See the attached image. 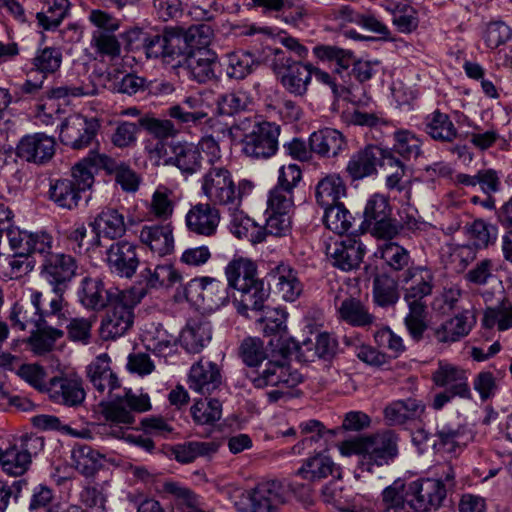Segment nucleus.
<instances>
[{
    "mask_svg": "<svg viewBox=\"0 0 512 512\" xmlns=\"http://www.w3.org/2000/svg\"><path fill=\"white\" fill-rule=\"evenodd\" d=\"M140 276L151 289L170 288L182 280L181 274L170 264L157 265L154 269L147 267Z\"/></svg>",
    "mask_w": 512,
    "mask_h": 512,
    "instance_id": "47",
    "label": "nucleus"
},
{
    "mask_svg": "<svg viewBox=\"0 0 512 512\" xmlns=\"http://www.w3.org/2000/svg\"><path fill=\"white\" fill-rule=\"evenodd\" d=\"M77 268L73 256L54 253L42 259L40 275L51 286L52 292H66L76 276Z\"/></svg>",
    "mask_w": 512,
    "mask_h": 512,
    "instance_id": "10",
    "label": "nucleus"
},
{
    "mask_svg": "<svg viewBox=\"0 0 512 512\" xmlns=\"http://www.w3.org/2000/svg\"><path fill=\"white\" fill-rule=\"evenodd\" d=\"M398 440L392 430L363 436V455L357 469L373 474L377 468L389 465L398 455Z\"/></svg>",
    "mask_w": 512,
    "mask_h": 512,
    "instance_id": "6",
    "label": "nucleus"
},
{
    "mask_svg": "<svg viewBox=\"0 0 512 512\" xmlns=\"http://www.w3.org/2000/svg\"><path fill=\"white\" fill-rule=\"evenodd\" d=\"M346 194L347 188L344 180L335 173L321 178L315 187V199L322 208L341 203V198Z\"/></svg>",
    "mask_w": 512,
    "mask_h": 512,
    "instance_id": "39",
    "label": "nucleus"
},
{
    "mask_svg": "<svg viewBox=\"0 0 512 512\" xmlns=\"http://www.w3.org/2000/svg\"><path fill=\"white\" fill-rule=\"evenodd\" d=\"M292 345L290 342L285 347H281V360H269L265 364V368L258 375H250L252 383L256 388H264L266 386H275L279 388H293L302 382V375L297 370H292L287 356L292 353Z\"/></svg>",
    "mask_w": 512,
    "mask_h": 512,
    "instance_id": "8",
    "label": "nucleus"
},
{
    "mask_svg": "<svg viewBox=\"0 0 512 512\" xmlns=\"http://www.w3.org/2000/svg\"><path fill=\"white\" fill-rule=\"evenodd\" d=\"M225 274L228 281V286L239 290L247 287L254 281H260L257 277L256 264L247 258H238L232 260L225 268Z\"/></svg>",
    "mask_w": 512,
    "mask_h": 512,
    "instance_id": "42",
    "label": "nucleus"
},
{
    "mask_svg": "<svg viewBox=\"0 0 512 512\" xmlns=\"http://www.w3.org/2000/svg\"><path fill=\"white\" fill-rule=\"evenodd\" d=\"M171 154L164 160L165 165L176 166L182 174L193 175L202 168V155L199 147L192 142L172 141L169 144Z\"/></svg>",
    "mask_w": 512,
    "mask_h": 512,
    "instance_id": "25",
    "label": "nucleus"
},
{
    "mask_svg": "<svg viewBox=\"0 0 512 512\" xmlns=\"http://www.w3.org/2000/svg\"><path fill=\"white\" fill-rule=\"evenodd\" d=\"M378 509L379 512H420L401 479L382 491Z\"/></svg>",
    "mask_w": 512,
    "mask_h": 512,
    "instance_id": "28",
    "label": "nucleus"
},
{
    "mask_svg": "<svg viewBox=\"0 0 512 512\" xmlns=\"http://www.w3.org/2000/svg\"><path fill=\"white\" fill-rule=\"evenodd\" d=\"M47 12H38L36 19L38 24L45 30H54L62 23L68 15L70 8L69 0H46Z\"/></svg>",
    "mask_w": 512,
    "mask_h": 512,
    "instance_id": "59",
    "label": "nucleus"
},
{
    "mask_svg": "<svg viewBox=\"0 0 512 512\" xmlns=\"http://www.w3.org/2000/svg\"><path fill=\"white\" fill-rule=\"evenodd\" d=\"M483 324L487 328L497 325L500 331L511 328L512 304L508 300H503L496 307L488 308L484 314Z\"/></svg>",
    "mask_w": 512,
    "mask_h": 512,
    "instance_id": "64",
    "label": "nucleus"
},
{
    "mask_svg": "<svg viewBox=\"0 0 512 512\" xmlns=\"http://www.w3.org/2000/svg\"><path fill=\"white\" fill-rule=\"evenodd\" d=\"M93 227L98 233L114 240L122 237L126 232L124 215L116 208H104L94 219Z\"/></svg>",
    "mask_w": 512,
    "mask_h": 512,
    "instance_id": "43",
    "label": "nucleus"
},
{
    "mask_svg": "<svg viewBox=\"0 0 512 512\" xmlns=\"http://www.w3.org/2000/svg\"><path fill=\"white\" fill-rule=\"evenodd\" d=\"M101 412L109 422L131 425L135 422L133 412H146L151 409L150 398L147 394L137 395L130 389L114 393L109 400L101 401Z\"/></svg>",
    "mask_w": 512,
    "mask_h": 512,
    "instance_id": "7",
    "label": "nucleus"
},
{
    "mask_svg": "<svg viewBox=\"0 0 512 512\" xmlns=\"http://www.w3.org/2000/svg\"><path fill=\"white\" fill-rule=\"evenodd\" d=\"M385 153L382 148L375 145H368L357 151L347 163L348 176L356 181L373 175L377 171V165L383 162Z\"/></svg>",
    "mask_w": 512,
    "mask_h": 512,
    "instance_id": "26",
    "label": "nucleus"
},
{
    "mask_svg": "<svg viewBox=\"0 0 512 512\" xmlns=\"http://www.w3.org/2000/svg\"><path fill=\"white\" fill-rule=\"evenodd\" d=\"M295 474L308 482H316L330 475L339 476L340 468L328 455L318 452L305 459Z\"/></svg>",
    "mask_w": 512,
    "mask_h": 512,
    "instance_id": "35",
    "label": "nucleus"
},
{
    "mask_svg": "<svg viewBox=\"0 0 512 512\" xmlns=\"http://www.w3.org/2000/svg\"><path fill=\"white\" fill-rule=\"evenodd\" d=\"M191 414L197 424H212L221 418V402L215 398L196 401L191 407Z\"/></svg>",
    "mask_w": 512,
    "mask_h": 512,
    "instance_id": "62",
    "label": "nucleus"
},
{
    "mask_svg": "<svg viewBox=\"0 0 512 512\" xmlns=\"http://www.w3.org/2000/svg\"><path fill=\"white\" fill-rule=\"evenodd\" d=\"M100 125L95 118L80 115L69 117L61 124L59 138L65 146L81 150L93 142Z\"/></svg>",
    "mask_w": 512,
    "mask_h": 512,
    "instance_id": "11",
    "label": "nucleus"
},
{
    "mask_svg": "<svg viewBox=\"0 0 512 512\" xmlns=\"http://www.w3.org/2000/svg\"><path fill=\"white\" fill-rule=\"evenodd\" d=\"M311 150L321 157H336L346 147L343 134L332 128H324L313 132L309 138Z\"/></svg>",
    "mask_w": 512,
    "mask_h": 512,
    "instance_id": "36",
    "label": "nucleus"
},
{
    "mask_svg": "<svg viewBox=\"0 0 512 512\" xmlns=\"http://www.w3.org/2000/svg\"><path fill=\"white\" fill-rule=\"evenodd\" d=\"M221 220L219 208L210 203H197L185 216V224L190 233L212 237L216 234Z\"/></svg>",
    "mask_w": 512,
    "mask_h": 512,
    "instance_id": "19",
    "label": "nucleus"
},
{
    "mask_svg": "<svg viewBox=\"0 0 512 512\" xmlns=\"http://www.w3.org/2000/svg\"><path fill=\"white\" fill-rule=\"evenodd\" d=\"M424 131L435 141L451 143L457 138V129L450 117L440 110L428 114L423 121Z\"/></svg>",
    "mask_w": 512,
    "mask_h": 512,
    "instance_id": "41",
    "label": "nucleus"
},
{
    "mask_svg": "<svg viewBox=\"0 0 512 512\" xmlns=\"http://www.w3.org/2000/svg\"><path fill=\"white\" fill-rule=\"evenodd\" d=\"M280 126L273 122L240 119L230 129L241 142L243 155L254 160H266L278 150Z\"/></svg>",
    "mask_w": 512,
    "mask_h": 512,
    "instance_id": "1",
    "label": "nucleus"
},
{
    "mask_svg": "<svg viewBox=\"0 0 512 512\" xmlns=\"http://www.w3.org/2000/svg\"><path fill=\"white\" fill-rule=\"evenodd\" d=\"M455 182L467 187L479 185L483 193L491 195L500 190L501 181L498 172L494 169H481L475 175L458 173Z\"/></svg>",
    "mask_w": 512,
    "mask_h": 512,
    "instance_id": "51",
    "label": "nucleus"
},
{
    "mask_svg": "<svg viewBox=\"0 0 512 512\" xmlns=\"http://www.w3.org/2000/svg\"><path fill=\"white\" fill-rule=\"evenodd\" d=\"M123 291L118 288H105L103 281L99 278L85 277L81 282L79 299L84 307L101 310L121 296Z\"/></svg>",
    "mask_w": 512,
    "mask_h": 512,
    "instance_id": "22",
    "label": "nucleus"
},
{
    "mask_svg": "<svg viewBox=\"0 0 512 512\" xmlns=\"http://www.w3.org/2000/svg\"><path fill=\"white\" fill-rule=\"evenodd\" d=\"M241 206L228 208L229 231L238 239H246L252 244L263 242L261 226L248 217L241 209Z\"/></svg>",
    "mask_w": 512,
    "mask_h": 512,
    "instance_id": "37",
    "label": "nucleus"
},
{
    "mask_svg": "<svg viewBox=\"0 0 512 512\" xmlns=\"http://www.w3.org/2000/svg\"><path fill=\"white\" fill-rule=\"evenodd\" d=\"M108 173L114 174L115 181L125 192H136L139 188L140 177L125 163H117L110 157V163L107 162L105 169Z\"/></svg>",
    "mask_w": 512,
    "mask_h": 512,
    "instance_id": "61",
    "label": "nucleus"
},
{
    "mask_svg": "<svg viewBox=\"0 0 512 512\" xmlns=\"http://www.w3.org/2000/svg\"><path fill=\"white\" fill-rule=\"evenodd\" d=\"M90 45L101 57L114 59L119 57L121 53V44L115 33L93 31Z\"/></svg>",
    "mask_w": 512,
    "mask_h": 512,
    "instance_id": "63",
    "label": "nucleus"
},
{
    "mask_svg": "<svg viewBox=\"0 0 512 512\" xmlns=\"http://www.w3.org/2000/svg\"><path fill=\"white\" fill-rule=\"evenodd\" d=\"M144 293L124 290L109 306L100 325V336L103 340H115L127 333L134 322V308Z\"/></svg>",
    "mask_w": 512,
    "mask_h": 512,
    "instance_id": "5",
    "label": "nucleus"
},
{
    "mask_svg": "<svg viewBox=\"0 0 512 512\" xmlns=\"http://www.w3.org/2000/svg\"><path fill=\"white\" fill-rule=\"evenodd\" d=\"M290 344L299 360L304 362H314L316 358L330 360L338 350L336 338L327 332L318 334L315 341L306 339L297 343L292 340Z\"/></svg>",
    "mask_w": 512,
    "mask_h": 512,
    "instance_id": "21",
    "label": "nucleus"
},
{
    "mask_svg": "<svg viewBox=\"0 0 512 512\" xmlns=\"http://www.w3.org/2000/svg\"><path fill=\"white\" fill-rule=\"evenodd\" d=\"M1 263L0 276L12 280L26 276L33 271L36 260L30 254L13 253L6 255Z\"/></svg>",
    "mask_w": 512,
    "mask_h": 512,
    "instance_id": "52",
    "label": "nucleus"
},
{
    "mask_svg": "<svg viewBox=\"0 0 512 512\" xmlns=\"http://www.w3.org/2000/svg\"><path fill=\"white\" fill-rule=\"evenodd\" d=\"M192 283L201 289V297L213 306L225 305L228 300L226 285L212 277H201L192 280Z\"/></svg>",
    "mask_w": 512,
    "mask_h": 512,
    "instance_id": "57",
    "label": "nucleus"
},
{
    "mask_svg": "<svg viewBox=\"0 0 512 512\" xmlns=\"http://www.w3.org/2000/svg\"><path fill=\"white\" fill-rule=\"evenodd\" d=\"M174 207V192L166 186H158L152 194L149 213L157 219L167 221L172 217Z\"/></svg>",
    "mask_w": 512,
    "mask_h": 512,
    "instance_id": "54",
    "label": "nucleus"
},
{
    "mask_svg": "<svg viewBox=\"0 0 512 512\" xmlns=\"http://www.w3.org/2000/svg\"><path fill=\"white\" fill-rule=\"evenodd\" d=\"M191 77L198 83H206L215 78L218 62L216 52L207 48L191 49L186 58Z\"/></svg>",
    "mask_w": 512,
    "mask_h": 512,
    "instance_id": "34",
    "label": "nucleus"
},
{
    "mask_svg": "<svg viewBox=\"0 0 512 512\" xmlns=\"http://www.w3.org/2000/svg\"><path fill=\"white\" fill-rule=\"evenodd\" d=\"M365 245L355 237L346 239H330L325 245V253L334 267L343 271L357 268L363 260Z\"/></svg>",
    "mask_w": 512,
    "mask_h": 512,
    "instance_id": "12",
    "label": "nucleus"
},
{
    "mask_svg": "<svg viewBox=\"0 0 512 512\" xmlns=\"http://www.w3.org/2000/svg\"><path fill=\"white\" fill-rule=\"evenodd\" d=\"M236 291L234 306L240 315L249 317V311L259 312L265 308L270 289L265 287L263 280H260Z\"/></svg>",
    "mask_w": 512,
    "mask_h": 512,
    "instance_id": "31",
    "label": "nucleus"
},
{
    "mask_svg": "<svg viewBox=\"0 0 512 512\" xmlns=\"http://www.w3.org/2000/svg\"><path fill=\"white\" fill-rule=\"evenodd\" d=\"M425 409L423 401L416 398L395 400L385 407L384 419L391 426L403 425L410 421L420 420Z\"/></svg>",
    "mask_w": 512,
    "mask_h": 512,
    "instance_id": "32",
    "label": "nucleus"
},
{
    "mask_svg": "<svg viewBox=\"0 0 512 512\" xmlns=\"http://www.w3.org/2000/svg\"><path fill=\"white\" fill-rule=\"evenodd\" d=\"M381 166L389 172L386 178V186L390 190H397L401 192L405 189L403 177L406 174L407 166L397 156H393L392 152L384 154Z\"/></svg>",
    "mask_w": 512,
    "mask_h": 512,
    "instance_id": "60",
    "label": "nucleus"
},
{
    "mask_svg": "<svg viewBox=\"0 0 512 512\" xmlns=\"http://www.w3.org/2000/svg\"><path fill=\"white\" fill-rule=\"evenodd\" d=\"M212 340V324L204 317L191 318L179 335L181 347L188 353H200Z\"/></svg>",
    "mask_w": 512,
    "mask_h": 512,
    "instance_id": "24",
    "label": "nucleus"
},
{
    "mask_svg": "<svg viewBox=\"0 0 512 512\" xmlns=\"http://www.w3.org/2000/svg\"><path fill=\"white\" fill-rule=\"evenodd\" d=\"M391 214L388 198L382 194H374L366 202L363 225L376 237L391 239L399 233V224Z\"/></svg>",
    "mask_w": 512,
    "mask_h": 512,
    "instance_id": "9",
    "label": "nucleus"
},
{
    "mask_svg": "<svg viewBox=\"0 0 512 512\" xmlns=\"http://www.w3.org/2000/svg\"><path fill=\"white\" fill-rule=\"evenodd\" d=\"M107 162L110 163L109 156L92 149L86 157L73 166L70 180L74 181L78 190L85 192L92 187L95 173L99 169H105Z\"/></svg>",
    "mask_w": 512,
    "mask_h": 512,
    "instance_id": "30",
    "label": "nucleus"
},
{
    "mask_svg": "<svg viewBox=\"0 0 512 512\" xmlns=\"http://www.w3.org/2000/svg\"><path fill=\"white\" fill-rule=\"evenodd\" d=\"M339 318L355 327H366L374 323L375 317L357 299L345 297L337 307Z\"/></svg>",
    "mask_w": 512,
    "mask_h": 512,
    "instance_id": "48",
    "label": "nucleus"
},
{
    "mask_svg": "<svg viewBox=\"0 0 512 512\" xmlns=\"http://www.w3.org/2000/svg\"><path fill=\"white\" fill-rule=\"evenodd\" d=\"M259 63V59L248 51L233 52L228 55L227 76L242 80L251 74Z\"/></svg>",
    "mask_w": 512,
    "mask_h": 512,
    "instance_id": "55",
    "label": "nucleus"
},
{
    "mask_svg": "<svg viewBox=\"0 0 512 512\" xmlns=\"http://www.w3.org/2000/svg\"><path fill=\"white\" fill-rule=\"evenodd\" d=\"M324 209L323 221L328 229L342 235L350 230L354 217L343 203Z\"/></svg>",
    "mask_w": 512,
    "mask_h": 512,
    "instance_id": "56",
    "label": "nucleus"
},
{
    "mask_svg": "<svg viewBox=\"0 0 512 512\" xmlns=\"http://www.w3.org/2000/svg\"><path fill=\"white\" fill-rule=\"evenodd\" d=\"M376 255L384 261V263L392 271H402L409 266L411 262L410 253L404 247L394 242H388L378 248Z\"/></svg>",
    "mask_w": 512,
    "mask_h": 512,
    "instance_id": "58",
    "label": "nucleus"
},
{
    "mask_svg": "<svg viewBox=\"0 0 512 512\" xmlns=\"http://www.w3.org/2000/svg\"><path fill=\"white\" fill-rule=\"evenodd\" d=\"M401 283L407 305H427L425 298L432 293L434 274L426 267L413 266L402 274Z\"/></svg>",
    "mask_w": 512,
    "mask_h": 512,
    "instance_id": "14",
    "label": "nucleus"
},
{
    "mask_svg": "<svg viewBox=\"0 0 512 512\" xmlns=\"http://www.w3.org/2000/svg\"><path fill=\"white\" fill-rule=\"evenodd\" d=\"M48 391L56 402L71 407L80 405L86 396L82 380L78 377H53Z\"/></svg>",
    "mask_w": 512,
    "mask_h": 512,
    "instance_id": "29",
    "label": "nucleus"
},
{
    "mask_svg": "<svg viewBox=\"0 0 512 512\" xmlns=\"http://www.w3.org/2000/svg\"><path fill=\"white\" fill-rule=\"evenodd\" d=\"M422 139L409 130H397L394 132V144L391 149H383L384 152H392L393 156H400L402 161L416 160L422 155Z\"/></svg>",
    "mask_w": 512,
    "mask_h": 512,
    "instance_id": "44",
    "label": "nucleus"
},
{
    "mask_svg": "<svg viewBox=\"0 0 512 512\" xmlns=\"http://www.w3.org/2000/svg\"><path fill=\"white\" fill-rule=\"evenodd\" d=\"M106 262L112 273L122 278H131L140 263L137 246L126 240L111 244L106 252Z\"/></svg>",
    "mask_w": 512,
    "mask_h": 512,
    "instance_id": "16",
    "label": "nucleus"
},
{
    "mask_svg": "<svg viewBox=\"0 0 512 512\" xmlns=\"http://www.w3.org/2000/svg\"><path fill=\"white\" fill-rule=\"evenodd\" d=\"M269 286L286 302L296 301L303 292L298 272L289 264L279 263L268 272Z\"/></svg>",
    "mask_w": 512,
    "mask_h": 512,
    "instance_id": "18",
    "label": "nucleus"
},
{
    "mask_svg": "<svg viewBox=\"0 0 512 512\" xmlns=\"http://www.w3.org/2000/svg\"><path fill=\"white\" fill-rule=\"evenodd\" d=\"M221 384L222 375L216 363L201 358L191 366L188 377L191 390L207 395L217 390Z\"/></svg>",
    "mask_w": 512,
    "mask_h": 512,
    "instance_id": "23",
    "label": "nucleus"
},
{
    "mask_svg": "<svg viewBox=\"0 0 512 512\" xmlns=\"http://www.w3.org/2000/svg\"><path fill=\"white\" fill-rule=\"evenodd\" d=\"M251 101L246 90L237 88L221 94L217 99V108L221 115L233 116L245 111Z\"/></svg>",
    "mask_w": 512,
    "mask_h": 512,
    "instance_id": "53",
    "label": "nucleus"
},
{
    "mask_svg": "<svg viewBox=\"0 0 512 512\" xmlns=\"http://www.w3.org/2000/svg\"><path fill=\"white\" fill-rule=\"evenodd\" d=\"M180 27L165 28L160 33L146 38L145 55L149 59H159L175 67L186 60L191 52V44Z\"/></svg>",
    "mask_w": 512,
    "mask_h": 512,
    "instance_id": "3",
    "label": "nucleus"
},
{
    "mask_svg": "<svg viewBox=\"0 0 512 512\" xmlns=\"http://www.w3.org/2000/svg\"><path fill=\"white\" fill-rule=\"evenodd\" d=\"M71 458L76 470L85 476L94 475L102 466L104 456L85 444L74 445Z\"/></svg>",
    "mask_w": 512,
    "mask_h": 512,
    "instance_id": "50",
    "label": "nucleus"
},
{
    "mask_svg": "<svg viewBox=\"0 0 512 512\" xmlns=\"http://www.w3.org/2000/svg\"><path fill=\"white\" fill-rule=\"evenodd\" d=\"M372 292L375 304L382 308L394 306L400 298L398 281L386 273L374 277Z\"/></svg>",
    "mask_w": 512,
    "mask_h": 512,
    "instance_id": "46",
    "label": "nucleus"
},
{
    "mask_svg": "<svg viewBox=\"0 0 512 512\" xmlns=\"http://www.w3.org/2000/svg\"><path fill=\"white\" fill-rule=\"evenodd\" d=\"M81 191L70 179H58L50 183L49 197L60 208L72 210L81 199Z\"/></svg>",
    "mask_w": 512,
    "mask_h": 512,
    "instance_id": "45",
    "label": "nucleus"
},
{
    "mask_svg": "<svg viewBox=\"0 0 512 512\" xmlns=\"http://www.w3.org/2000/svg\"><path fill=\"white\" fill-rule=\"evenodd\" d=\"M219 444L214 441H188L172 448V455L177 462L188 464L198 457L211 456L216 453Z\"/></svg>",
    "mask_w": 512,
    "mask_h": 512,
    "instance_id": "49",
    "label": "nucleus"
},
{
    "mask_svg": "<svg viewBox=\"0 0 512 512\" xmlns=\"http://www.w3.org/2000/svg\"><path fill=\"white\" fill-rule=\"evenodd\" d=\"M245 498L251 502V512H279L280 506L287 500L284 483L280 480L259 483Z\"/></svg>",
    "mask_w": 512,
    "mask_h": 512,
    "instance_id": "17",
    "label": "nucleus"
},
{
    "mask_svg": "<svg viewBox=\"0 0 512 512\" xmlns=\"http://www.w3.org/2000/svg\"><path fill=\"white\" fill-rule=\"evenodd\" d=\"M140 241L159 256L170 254L174 249L173 228L170 224L144 225Z\"/></svg>",
    "mask_w": 512,
    "mask_h": 512,
    "instance_id": "33",
    "label": "nucleus"
},
{
    "mask_svg": "<svg viewBox=\"0 0 512 512\" xmlns=\"http://www.w3.org/2000/svg\"><path fill=\"white\" fill-rule=\"evenodd\" d=\"M87 376L93 387L100 393L107 392L112 396L115 390L120 389V381L110 367V357L103 353L87 366Z\"/></svg>",
    "mask_w": 512,
    "mask_h": 512,
    "instance_id": "27",
    "label": "nucleus"
},
{
    "mask_svg": "<svg viewBox=\"0 0 512 512\" xmlns=\"http://www.w3.org/2000/svg\"><path fill=\"white\" fill-rule=\"evenodd\" d=\"M55 153V140L45 133L23 136L16 146V156L36 165L50 161Z\"/></svg>",
    "mask_w": 512,
    "mask_h": 512,
    "instance_id": "15",
    "label": "nucleus"
},
{
    "mask_svg": "<svg viewBox=\"0 0 512 512\" xmlns=\"http://www.w3.org/2000/svg\"><path fill=\"white\" fill-rule=\"evenodd\" d=\"M312 65L303 64L301 61L292 63L286 71L280 75L283 87L295 96H303L308 90L312 78Z\"/></svg>",
    "mask_w": 512,
    "mask_h": 512,
    "instance_id": "40",
    "label": "nucleus"
},
{
    "mask_svg": "<svg viewBox=\"0 0 512 512\" xmlns=\"http://www.w3.org/2000/svg\"><path fill=\"white\" fill-rule=\"evenodd\" d=\"M431 378L437 387L444 388V391L434 396L432 406L435 410L442 409L456 397L467 400L472 399L468 373L460 366L440 360Z\"/></svg>",
    "mask_w": 512,
    "mask_h": 512,
    "instance_id": "4",
    "label": "nucleus"
},
{
    "mask_svg": "<svg viewBox=\"0 0 512 512\" xmlns=\"http://www.w3.org/2000/svg\"><path fill=\"white\" fill-rule=\"evenodd\" d=\"M474 323L469 311L457 314L434 329V337L440 343H453L468 335Z\"/></svg>",
    "mask_w": 512,
    "mask_h": 512,
    "instance_id": "38",
    "label": "nucleus"
},
{
    "mask_svg": "<svg viewBox=\"0 0 512 512\" xmlns=\"http://www.w3.org/2000/svg\"><path fill=\"white\" fill-rule=\"evenodd\" d=\"M406 488L420 512L437 510L447 495L442 479L422 478L410 482Z\"/></svg>",
    "mask_w": 512,
    "mask_h": 512,
    "instance_id": "13",
    "label": "nucleus"
},
{
    "mask_svg": "<svg viewBox=\"0 0 512 512\" xmlns=\"http://www.w3.org/2000/svg\"><path fill=\"white\" fill-rule=\"evenodd\" d=\"M65 292H53L48 301V306L42 307V293L34 291L31 293L30 301L35 314H38L40 325H52L62 327L68 322L67 303L64 300Z\"/></svg>",
    "mask_w": 512,
    "mask_h": 512,
    "instance_id": "20",
    "label": "nucleus"
},
{
    "mask_svg": "<svg viewBox=\"0 0 512 512\" xmlns=\"http://www.w3.org/2000/svg\"><path fill=\"white\" fill-rule=\"evenodd\" d=\"M253 189L252 182L235 183L232 173L224 166L210 167L201 178V191L215 207L235 208L242 205L243 196Z\"/></svg>",
    "mask_w": 512,
    "mask_h": 512,
    "instance_id": "2",
    "label": "nucleus"
}]
</instances>
